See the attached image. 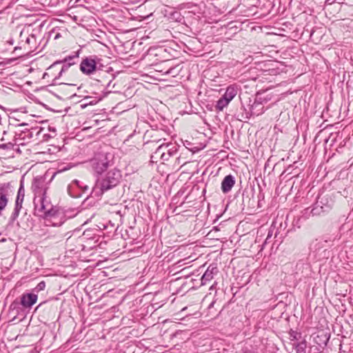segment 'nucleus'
<instances>
[{"label": "nucleus", "instance_id": "nucleus-1", "mask_svg": "<svg viewBox=\"0 0 353 353\" xmlns=\"http://www.w3.org/2000/svg\"><path fill=\"white\" fill-rule=\"evenodd\" d=\"M96 177L91 194L95 196H100L104 192L116 188L121 183L122 174L120 170L114 168Z\"/></svg>", "mask_w": 353, "mask_h": 353}, {"label": "nucleus", "instance_id": "nucleus-2", "mask_svg": "<svg viewBox=\"0 0 353 353\" xmlns=\"http://www.w3.org/2000/svg\"><path fill=\"white\" fill-rule=\"evenodd\" d=\"M80 70L85 75L92 76L97 81H99L98 77L104 78L109 74L105 66L101 63V59L97 55L83 58L80 64Z\"/></svg>", "mask_w": 353, "mask_h": 353}, {"label": "nucleus", "instance_id": "nucleus-3", "mask_svg": "<svg viewBox=\"0 0 353 353\" xmlns=\"http://www.w3.org/2000/svg\"><path fill=\"white\" fill-rule=\"evenodd\" d=\"M89 164L94 176H99L113 165L114 157L110 152L101 150L94 153Z\"/></svg>", "mask_w": 353, "mask_h": 353}, {"label": "nucleus", "instance_id": "nucleus-4", "mask_svg": "<svg viewBox=\"0 0 353 353\" xmlns=\"http://www.w3.org/2000/svg\"><path fill=\"white\" fill-rule=\"evenodd\" d=\"M36 194H41V196H36L34 199L35 211L38 213H41L40 216L43 215L45 217L55 219V216L58 211L47 199L46 196V190H38L36 192Z\"/></svg>", "mask_w": 353, "mask_h": 353}, {"label": "nucleus", "instance_id": "nucleus-5", "mask_svg": "<svg viewBox=\"0 0 353 353\" xmlns=\"http://www.w3.org/2000/svg\"><path fill=\"white\" fill-rule=\"evenodd\" d=\"M25 196V190L22 184H21L15 201V205L14 210L10 217L9 223H13L15 220L18 218L19 212L22 208V203Z\"/></svg>", "mask_w": 353, "mask_h": 353}, {"label": "nucleus", "instance_id": "nucleus-6", "mask_svg": "<svg viewBox=\"0 0 353 353\" xmlns=\"http://www.w3.org/2000/svg\"><path fill=\"white\" fill-rule=\"evenodd\" d=\"M325 213H327V212L316 201L312 207L305 208L303 212V214L306 219H309L311 216H321Z\"/></svg>", "mask_w": 353, "mask_h": 353}, {"label": "nucleus", "instance_id": "nucleus-7", "mask_svg": "<svg viewBox=\"0 0 353 353\" xmlns=\"http://www.w3.org/2000/svg\"><path fill=\"white\" fill-rule=\"evenodd\" d=\"M316 201L319 203V205H321V208H324V210L327 212L332 210L334 203L332 198L328 194L319 195Z\"/></svg>", "mask_w": 353, "mask_h": 353}, {"label": "nucleus", "instance_id": "nucleus-8", "mask_svg": "<svg viewBox=\"0 0 353 353\" xmlns=\"http://www.w3.org/2000/svg\"><path fill=\"white\" fill-rule=\"evenodd\" d=\"M218 273V268L215 265H210L207 268L206 271L201 277V285H206L208 282L210 281L214 275Z\"/></svg>", "mask_w": 353, "mask_h": 353}, {"label": "nucleus", "instance_id": "nucleus-9", "mask_svg": "<svg viewBox=\"0 0 353 353\" xmlns=\"http://www.w3.org/2000/svg\"><path fill=\"white\" fill-rule=\"evenodd\" d=\"M9 186V183H7L0 187V216L1 215L2 210L5 209L8 202V188Z\"/></svg>", "mask_w": 353, "mask_h": 353}, {"label": "nucleus", "instance_id": "nucleus-10", "mask_svg": "<svg viewBox=\"0 0 353 353\" xmlns=\"http://www.w3.org/2000/svg\"><path fill=\"white\" fill-rule=\"evenodd\" d=\"M37 301V295L32 293L23 294L21 296V304L24 307H30Z\"/></svg>", "mask_w": 353, "mask_h": 353}, {"label": "nucleus", "instance_id": "nucleus-11", "mask_svg": "<svg viewBox=\"0 0 353 353\" xmlns=\"http://www.w3.org/2000/svg\"><path fill=\"white\" fill-rule=\"evenodd\" d=\"M235 184L234 177L232 174L224 177L221 183V190L223 193L229 192Z\"/></svg>", "mask_w": 353, "mask_h": 353}, {"label": "nucleus", "instance_id": "nucleus-12", "mask_svg": "<svg viewBox=\"0 0 353 353\" xmlns=\"http://www.w3.org/2000/svg\"><path fill=\"white\" fill-rule=\"evenodd\" d=\"M237 92V86L236 85H230L227 88L223 97L230 102L235 97Z\"/></svg>", "mask_w": 353, "mask_h": 353}, {"label": "nucleus", "instance_id": "nucleus-13", "mask_svg": "<svg viewBox=\"0 0 353 353\" xmlns=\"http://www.w3.org/2000/svg\"><path fill=\"white\" fill-rule=\"evenodd\" d=\"M83 183L77 179L72 181V182L68 186V194L72 197H79L81 196L80 193L76 194L74 192V189L78 188L82 189Z\"/></svg>", "mask_w": 353, "mask_h": 353}, {"label": "nucleus", "instance_id": "nucleus-14", "mask_svg": "<svg viewBox=\"0 0 353 353\" xmlns=\"http://www.w3.org/2000/svg\"><path fill=\"white\" fill-rule=\"evenodd\" d=\"M79 51H77V52H74V54L73 55H70V56H68L66 57L63 60H60V61H57L55 62H54L49 68V69H53L57 65L59 64H61L62 63H72L74 62L73 60L74 59H77L79 57Z\"/></svg>", "mask_w": 353, "mask_h": 353}, {"label": "nucleus", "instance_id": "nucleus-15", "mask_svg": "<svg viewBox=\"0 0 353 353\" xmlns=\"http://www.w3.org/2000/svg\"><path fill=\"white\" fill-rule=\"evenodd\" d=\"M165 149H166V148L164 147V143L159 145L155 152L151 155V161L152 162H157L159 159L161 160V157L163 156Z\"/></svg>", "mask_w": 353, "mask_h": 353}, {"label": "nucleus", "instance_id": "nucleus-16", "mask_svg": "<svg viewBox=\"0 0 353 353\" xmlns=\"http://www.w3.org/2000/svg\"><path fill=\"white\" fill-rule=\"evenodd\" d=\"M263 107L261 103L254 102L250 108V115H259L263 113Z\"/></svg>", "mask_w": 353, "mask_h": 353}, {"label": "nucleus", "instance_id": "nucleus-17", "mask_svg": "<svg viewBox=\"0 0 353 353\" xmlns=\"http://www.w3.org/2000/svg\"><path fill=\"white\" fill-rule=\"evenodd\" d=\"M164 147L166 148L165 149V152L169 154L170 157H172L175 155L178 151L179 146L176 143H164Z\"/></svg>", "mask_w": 353, "mask_h": 353}, {"label": "nucleus", "instance_id": "nucleus-18", "mask_svg": "<svg viewBox=\"0 0 353 353\" xmlns=\"http://www.w3.org/2000/svg\"><path fill=\"white\" fill-rule=\"evenodd\" d=\"M229 101L221 97L217 101L215 108L219 111H222L228 104Z\"/></svg>", "mask_w": 353, "mask_h": 353}, {"label": "nucleus", "instance_id": "nucleus-19", "mask_svg": "<svg viewBox=\"0 0 353 353\" xmlns=\"http://www.w3.org/2000/svg\"><path fill=\"white\" fill-rule=\"evenodd\" d=\"M294 345L295 346V350L297 353H306L307 345L305 341L299 342Z\"/></svg>", "mask_w": 353, "mask_h": 353}, {"label": "nucleus", "instance_id": "nucleus-20", "mask_svg": "<svg viewBox=\"0 0 353 353\" xmlns=\"http://www.w3.org/2000/svg\"><path fill=\"white\" fill-rule=\"evenodd\" d=\"M63 63V65L61 70L59 71L58 76L56 77L54 79L59 78L62 75L63 72H65L71 65H73L74 64H75V62L69 63Z\"/></svg>", "mask_w": 353, "mask_h": 353}, {"label": "nucleus", "instance_id": "nucleus-21", "mask_svg": "<svg viewBox=\"0 0 353 353\" xmlns=\"http://www.w3.org/2000/svg\"><path fill=\"white\" fill-rule=\"evenodd\" d=\"M170 17L176 21H181L182 19V17L180 12L178 11H172L170 14Z\"/></svg>", "mask_w": 353, "mask_h": 353}, {"label": "nucleus", "instance_id": "nucleus-22", "mask_svg": "<svg viewBox=\"0 0 353 353\" xmlns=\"http://www.w3.org/2000/svg\"><path fill=\"white\" fill-rule=\"evenodd\" d=\"M45 288H46V283L44 281H41L37 284L35 289L37 291H42L45 289Z\"/></svg>", "mask_w": 353, "mask_h": 353}, {"label": "nucleus", "instance_id": "nucleus-23", "mask_svg": "<svg viewBox=\"0 0 353 353\" xmlns=\"http://www.w3.org/2000/svg\"><path fill=\"white\" fill-rule=\"evenodd\" d=\"M170 158L169 154L167 153V152H165V150H164V154H163V156L161 157V160L165 161H168L169 159Z\"/></svg>", "mask_w": 353, "mask_h": 353}, {"label": "nucleus", "instance_id": "nucleus-24", "mask_svg": "<svg viewBox=\"0 0 353 353\" xmlns=\"http://www.w3.org/2000/svg\"><path fill=\"white\" fill-rule=\"evenodd\" d=\"M89 190V187L86 185H83V187H82V189H81V191L82 192H87L88 190Z\"/></svg>", "mask_w": 353, "mask_h": 353}, {"label": "nucleus", "instance_id": "nucleus-25", "mask_svg": "<svg viewBox=\"0 0 353 353\" xmlns=\"http://www.w3.org/2000/svg\"><path fill=\"white\" fill-rule=\"evenodd\" d=\"M158 52L159 54H161L163 52H165V49H162V48H160L158 50Z\"/></svg>", "mask_w": 353, "mask_h": 353}, {"label": "nucleus", "instance_id": "nucleus-26", "mask_svg": "<svg viewBox=\"0 0 353 353\" xmlns=\"http://www.w3.org/2000/svg\"><path fill=\"white\" fill-rule=\"evenodd\" d=\"M63 223V222H60L59 223H55L54 222H52V225L54 226H59Z\"/></svg>", "mask_w": 353, "mask_h": 353}, {"label": "nucleus", "instance_id": "nucleus-27", "mask_svg": "<svg viewBox=\"0 0 353 353\" xmlns=\"http://www.w3.org/2000/svg\"><path fill=\"white\" fill-rule=\"evenodd\" d=\"M7 147H6V144H1L0 145V148L1 149H6Z\"/></svg>", "mask_w": 353, "mask_h": 353}, {"label": "nucleus", "instance_id": "nucleus-28", "mask_svg": "<svg viewBox=\"0 0 353 353\" xmlns=\"http://www.w3.org/2000/svg\"><path fill=\"white\" fill-rule=\"evenodd\" d=\"M28 125V123H21L19 124V126H26V125Z\"/></svg>", "mask_w": 353, "mask_h": 353}, {"label": "nucleus", "instance_id": "nucleus-29", "mask_svg": "<svg viewBox=\"0 0 353 353\" xmlns=\"http://www.w3.org/2000/svg\"><path fill=\"white\" fill-rule=\"evenodd\" d=\"M111 82H112V80H110V81H108V84H107V86H110V85Z\"/></svg>", "mask_w": 353, "mask_h": 353}, {"label": "nucleus", "instance_id": "nucleus-30", "mask_svg": "<svg viewBox=\"0 0 353 353\" xmlns=\"http://www.w3.org/2000/svg\"><path fill=\"white\" fill-rule=\"evenodd\" d=\"M1 242H4V241H6V239H1Z\"/></svg>", "mask_w": 353, "mask_h": 353}, {"label": "nucleus", "instance_id": "nucleus-31", "mask_svg": "<svg viewBox=\"0 0 353 353\" xmlns=\"http://www.w3.org/2000/svg\"><path fill=\"white\" fill-rule=\"evenodd\" d=\"M271 235H272V234H270L269 233V234H268V235L267 239H268V237L271 236Z\"/></svg>", "mask_w": 353, "mask_h": 353}, {"label": "nucleus", "instance_id": "nucleus-32", "mask_svg": "<svg viewBox=\"0 0 353 353\" xmlns=\"http://www.w3.org/2000/svg\"><path fill=\"white\" fill-rule=\"evenodd\" d=\"M26 41H27L28 43H29V42H30V39L28 38V39H27V40H26Z\"/></svg>", "mask_w": 353, "mask_h": 353}]
</instances>
